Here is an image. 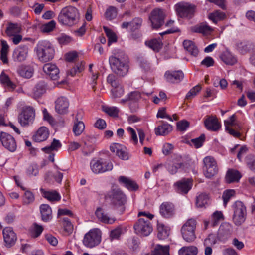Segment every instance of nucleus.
I'll return each mask as SVG.
<instances>
[{"label":"nucleus","instance_id":"nucleus-31","mask_svg":"<svg viewBox=\"0 0 255 255\" xmlns=\"http://www.w3.org/2000/svg\"><path fill=\"white\" fill-rule=\"evenodd\" d=\"M255 45L247 41H240L236 43V48L241 54H244L254 49Z\"/></svg>","mask_w":255,"mask_h":255},{"label":"nucleus","instance_id":"nucleus-22","mask_svg":"<svg viewBox=\"0 0 255 255\" xmlns=\"http://www.w3.org/2000/svg\"><path fill=\"white\" fill-rule=\"evenodd\" d=\"M43 70L52 80H57L59 77V69L54 64H45L43 66Z\"/></svg>","mask_w":255,"mask_h":255},{"label":"nucleus","instance_id":"nucleus-43","mask_svg":"<svg viewBox=\"0 0 255 255\" xmlns=\"http://www.w3.org/2000/svg\"><path fill=\"white\" fill-rule=\"evenodd\" d=\"M0 82L2 85L12 90L15 87V85L11 81L9 76L3 72L0 75Z\"/></svg>","mask_w":255,"mask_h":255},{"label":"nucleus","instance_id":"nucleus-54","mask_svg":"<svg viewBox=\"0 0 255 255\" xmlns=\"http://www.w3.org/2000/svg\"><path fill=\"white\" fill-rule=\"evenodd\" d=\"M34 195L32 192L29 190L25 191L23 198V202L24 204H30L34 202Z\"/></svg>","mask_w":255,"mask_h":255},{"label":"nucleus","instance_id":"nucleus-16","mask_svg":"<svg viewBox=\"0 0 255 255\" xmlns=\"http://www.w3.org/2000/svg\"><path fill=\"white\" fill-rule=\"evenodd\" d=\"M192 180L190 178L182 179L174 184L175 191L180 194H186L191 189Z\"/></svg>","mask_w":255,"mask_h":255},{"label":"nucleus","instance_id":"nucleus-23","mask_svg":"<svg viewBox=\"0 0 255 255\" xmlns=\"http://www.w3.org/2000/svg\"><path fill=\"white\" fill-rule=\"evenodd\" d=\"M166 81L171 83H178L184 78V74L181 70L167 71L164 74Z\"/></svg>","mask_w":255,"mask_h":255},{"label":"nucleus","instance_id":"nucleus-56","mask_svg":"<svg viewBox=\"0 0 255 255\" xmlns=\"http://www.w3.org/2000/svg\"><path fill=\"white\" fill-rule=\"evenodd\" d=\"M218 239L217 235L214 234H210L208 237L204 240V246H213L216 244Z\"/></svg>","mask_w":255,"mask_h":255},{"label":"nucleus","instance_id":"nucleus-53","mask_svg":"<svg viewBox=\"0 0 255 255\" xmlns=\"http://www.w3.org/2000/svg\"><path fill=\"white\" fill-rule=\"evenodd\" d=\"M235 195V191L233 189H228L225 190L223 194L222 198L224 202V205L226 206L230 199Z\"/></svg>","mask_w":255,"mask_h":255},{"label":"nucleus","instance_id":"nucleus-44","mask_svg":"<svg viewBox=\"0 0 255 255\" xmlns=\"http://www.w3.org/2000/svg\"><path fill=\"white\" fill-rule=\"evenodd\" d=\"M209 198L208 194L206 193H202L197 197L196 205L198 207H205L208 203Z\"/></svg>","mask_w":255,"mask_h":255},{"label":"nucleus","instance_id":"nucleus-13","mask_svg":"<svg viewBox=\"0 0 255 255\" xmlns=\"http://www.w3.org/2000/svg\"><path fill=\"white\" fill-rule=\"evenodd\" d=\"M204 175L207 178H211L218 172V168L215 160L211 156H207L203 159Z\"/></svg>","mask_w":255,"mask_h":255},{"label":"nucleus","instance_id":"nucleus-15","mask_svg":"<svg viewBox=\"0 0 255 255\" xmlns=\"http://www.w3.org/2000/svg\"><path fill=\"white\" fill-rule=\"evenodd\" d=\"M0 141L2 145L9 151L14 152L16 149L17 145L15 139L11 135L4 132H1Z\"/></svg>","mask_w":255,"mask_h":255},{"label":"nucleus","instance_id":"nucleus-2","mask_svg":"<svg viewBox=\"0 0 255 255\" xmlns=\"http://www.w3.org/2000/svg\"><path fill=\"white\" fill-rule=\"evenodd\" d=\"M105 198L110 200L114 209L117 210V213L121 215L124 212L127 198L120 189L118 188L112 189L106 193Z\"/></svg>","mask_w":255,"mask_h":255},{"label":"nucleus","instance_id":"nucleus-10","mask_svg":"<svg viewBox=\"0 0 255 255\" xmlns=\"http://www.w3.org/2000/svg\"><path fill=\"white\" fill-rule=\"evenodd\" d=\"M165 17V12L163 9L156 8L153 9L149 16L152 28L158 29L160 28L164 23Z\"/></svg>","mask_w":255,"mask_h":255},{"label":"nucleus","instance_id":"nucleus-40","mask_svg":"<svg viewBox=\"0 0 255 255\" xmlns=\"http://www.w3.org/2000/svg\"><path fill=\"white\" fill-rule=\"evenodd\" d=\"M198 251L196 247L190 246L182 247L179 250L178 254L179 255H197Z\"/></svg>","mask_w":255,"mask_h":255},{"label":"nucleus","instance_id":"nucleus-12","mask_svg":"<svg viewBox=\"0 0 255 255\" xmlns=\"http://www.w3.org/2000/svg\"><path fill=\"white\" fill-rule=\"evenodd\" d=\"M134 229L136 234L147 236L152 231V227L149 219L140 218L135 223Z\"/></svg>","mask_w":255,"mask_h":255},{"label":"nucleus","instance_id":"nucleus-52","mask_svg":"<svg viewBox=\"0 0 255 255\" xmlns=\"http://www.w3.org/2000/svg\"><path fill=\"white\" fill-rule=\"evenodd\" d=\"M18 73L22 77L30 78L33 75V70L29 67H21L18 70Z\"/></svg>","mask_w":255,"mask_h":255},{"label":"nucleus","instance_id":"nucleus-37","mask_svg":"<svg viewBox=\"0 0 255 255\" xmlns=\"http://www.w3.org/2000/svg\"><path fill=\"white\" fill-rule=\"evenodd\" d=\"M20 26L17 23H9L5 30L8 36L11 37L12 35L18 34L21 31Z\"/></svg>","mask_w":255,"mask_h":255},{"label":"nucleus","instance_id":"nucleus-58","mask_svg":"<svg viewBox=\"0 0 255 255\" xmlns=\"http://www.w3.org/2000/svg\"><path fill=\"white\" fill-rule=\"evenodd\" d=\"M205 136L204 134H201L199 137L192 139L191 141L195 148H198L201 147L205 141Z\"/></svg>","mask_w":255,"mask_h":255},{"label":"nucleus","instance_id":"nucleus-59","mask_svg":"<svg viewBox=\"0 0 255 255\" xmlns=\"http://www.w3.org/2000/svg\"><path fill=\"white\" fill-rule=\"evenodd\" d=\"M142 20L141 18H135L130 22V30L134 31L138 29L141 25Z\"/></svg>","mask_w":255,"mask_h":255},{"label":"nucleus","instance_id":"nucleus-17","mask_svg":"<svg viewBox=\"0 0 255 255\" xmlns=\"http://www.w3.org/2000/svg\"><path fill=\"white\" fill-rule=\"evenodd\" d=\"M69 101L65 96L59 97L55 101V109L56 112L60 115H64L68 113L69 107Z\"/></svg>","mask_w":255,"mask_h":255},{"label":"nucleus","instance_id":"nucleus-4","mask_svg":"<svg viewBox=\"0 0 255 255\" xmlns=\"http://www.w3.org/2000/svg\"><path fill=\"white\" fill-rule=\"evenodd\" d=\"M78 18V10L69 6L62 8L58 16V21L62 25L71 26L76 23Z\"/></svg>","mask_w":255,"mask_h":255},{"label":"nucleus","instance_id":"nucleus-6","mask_svg":"<svg viewBox=\"0 0 255 255\" xmlns=\"http://www.w3.org/2000/svg\"><path fill=\"white\" fill-rule=\"evenodd\" d=\"M175 9L179 17L190 19L196 12V6L189 2L182 1L175 5Z\"/></svg>","mask_w":255,"mask_h":255},{"label":"nucleus","instance_id":"nucleus-50","mask_svg":"<svg viewBox=\"0 0 255 255\" xmlns=\"http://www.w3.org/2000/svg\"><path fill=\"white\" fill-rule=\"evenodd\" d=\"M212 218L211 226L215 227L218 224L220 220H224V215L222 212L216 211L212 214Z\"/></svg>","mask_w":255,"mask_h":255},{"label":"nucleus","instance_id":"nucleus-38","mask_svg":"<svg viewBox=\"0 0 255 255\" xmlns=\"http://www.w3.org/2000/svg\"><path fill=\"white\" fill-rule=\"evenodd\" d=\"M45 92V84L44 82L37 83L33 89V96L34 98H38Z\"/></svg>","mask_w":255,"mask_h":255},{"label":"nucleus","instance_id":"nucleus-62","mask_svg":"<svg viewBox=\"0 0 255 255\" xmlns=\"http://www.w3.org/2000/svg\"><path fill=\"white\" fill-rule=\"evenodd\" d=\"M57 40L60 44L66 45L72 41V38L63 33L58 37Z\"/></svg>","mask_w":255,"mask_h":255},{"label":"nucleus","instance_id":"nucleus-3","mask_svg":"<svg viewBox=\"0 0 255 255\" xmlns=\"http://www.w3.org/2000/svg\"><path fill=\"white\" fill-rule=\"evenodd\" d=\"M35 50L38 59L42 62L51 60L55 55V50L52 44L46 40L38 42Z\"/></svg>","mask_w":255,"mask_h":255},{"label":"nucleus","instance_id":"nucleus-33","mask_svg":"<svg viewBox=\"0 0 255 255\" xmlns=\"http://www.w3.org/2000/svg\"><path fill=\"white\" fill-rule=\"evenodd\" d=\"M42 196L50 201H58L61 199L60 195L56 191H47L43 188H40Z\"/></svg>","mask_w":255,"mask_h":255},{"label":"nucleus","instance_id":"nucleus-48","mask_svg":"<svg viewBox=\"0 0 255 255\" xmlns=\"http://www.w3.org/2000/svg\"><path fill=\"white\" fill-rule=\"evenodd\" d=\"M103 29L108 38V45L109 46L110 45L111 43L115 42L117 41V38L115 33H114L111 29L106 26L103 27Z\"/></svg>","mask_w":255,"mask_h":255},{"label":"nucleus","instance_id":"nucleus-34","mask_svg":"<svg viewBox=\"0 0 255 255\" xmlns=\"http://www.w3.org/2000/svg\"><path fill=\"white\" fill-rule=\"evenodd\" d=\"M220 58L227 65H233L237 61V58L228 50L223 52Z\"/></svg>","mask_w":255,"mask_h":255},{"label":"nucleus","instance_id":"nucleus-19","mask_svg":"<svg viewBox=\"0 0 255 255\" xmlns=\"http://www.w3.org/2000/svg\"><path fill=\"white\" fill-rule=\"evenodd\" d=\"M232 232V225L227 222L222 223L218 230L217 237L219 241L225 242L230 237Z\"/></svg>","mask_w":255,"mask_h":255},{"label":"nucleus","instance_id":"nucleus-5","mask_svg":"<svg viewBox=\"0 0 255 255\" xmlns=\"http://www.w3.org/2000/svg\"><path fill=\"white\" fill-rule=\"evenodd\" d=\"M35 118V110L30 106H24L21 108L18 115V122L23 127L31 125Z\"/></svg>","mask_w":255,"mask_h":255},{"label":"nucleus","instance_id":"nucleus-27","mask_svg":"<svg viewBox=\"0 0 255 255\" xmlns=\"http://www.w3.org/2000/svg\"><path fill=\"white\" fill-rule=\"evenodd\" d=\"M241 173L237 170L229 169L227 171L225 177V182L228 184L238 182L241 178Z\"/></svg>","mask_w":255,"mask_h":255},{"label":"nucleus","instance_id":"nucleus-61","mask_svg":"<svg viewBox=\"0 0 255 255\" xmlns=\"http://www.w3.org/2000/svg\"><path fill=\"white\" fill-rule=\"evenodd\" d=\"M63 226L64 231L68 233H71L73 230V226L71 223V221L67 218L63 219Z\"/></svg>","mask_w":255,"mask_h":255},{"label":"nucleus","instance_id":"nucleus-55","mask_svg":"<svg viewBox=\"0 0 255 255\" xmlns=\"http://www.w3.org/2000/svg\"><path fill=\"white\" fill-rule=\"evenodd\" d=\"M105 15L107 19H113L117 15V10L115 7L110 6L106 10Z\"/></svg>","mask_w":255,"mask_h":255},{"label":"nucleus","instance_id":"nucleus-21","mask_svg":"<svg viewBox=\"0 0 255 255\" xmlns=\"http://www.w3.org/2000/svg\"><path fill=\"white\" fill-rule=\"evenodd\" d=\"M62 146L60 142L56 139H54L49 146H46L42 148V150L45 153L49 154L48 159L49 161L53 162L54 161L55 154L53 153L54 151H58Z\"/></svg>","mask_w":255,"mask_h":255},{"label":"nucleus","instance_id":"nucleus-18","mask_svg":"<svg viewBox=\"0 0 255 255\" xmlns=\"http://www.w3.org/2000/svg\"><path fill=\"white\" fill-rule=\"evenodd\" d=\"M3 236L5 246L7 248L12 247L17 241V236L12 228L8 227L3 230Z\"/></svg>","mask_w":255,"mask_h":255},{"label":"nucleus","instance_id":"nucleus-8","mask_svg":"<svg viewBox=\"0 0 255 255\" xmlns=\"http://www.w3.org/2000/svg\"><path fill=\"white\" fill-rule=\"evenodd\" d=\"M233 222L236 226H240L246 219V207L242 202L237 201L233 205Z\"/></svg>","mask_w":255,"mask_h":255},{"label":"nucleus","instance_id":"nucleus-46","mask_svg":"<svg viewBox=\"0 0 255 255\" xmlns=\"http://www.w3.org/2000/svg\"><path fill=\"white\" fill-rule=\"evenodd\" d=\"M245 162L249 169L255 173V155H248L245 158Z\"/></svg>","mask_w":255,"mask_h":255},{"label":"nucleus","instance_id":"nucleus-32","mask_svg":"<svg viewBox=\"0 0 255 255\" xmlns=\"http://www.w3.org/2000/svg\"><path fill=\"white\" fill-rule=\"evenodd\" d=\"M41 218L44 222H48L52 218V210L48 204H42L40 207Z\"/></svg>","mask_w":255,"mask_h":255},{"label":"nucleus","instance_id":"nucleus-42","mask_svg":"<svg viewBox=\"0 0 255 255\" xmlns=\"http://www.w3.org/2000/svg\"><path fill=\"white\" fill-rule=\"evenodd\" d=\"M208 17L213 23H217L219 21L224 20L226 18V14L220 10H216L210 13Z\"/></svg>","mask_w":255,"mask_h":255},{"label":"nucleus","instance_id":"nucleus-41","mask_svg":"<svg viewBox=\"0 0 255 255\" xmlns=\"http://www.w3.org/2000/svg\"><path fill=\"white\" fill-rule=\"evenodd\" d=\"M193 31L203 34H210L213 31V29L207 24L202 23L194 27Z\"/></svg>","mask_w":255,"mask_h":255},{"label":"nucleus","instance_id":"nucleus-30","mask_svg":"<svg viewBox=\"0 0 255 255\" xmlns=\"http://www.w3.org/2000/svg\"><path fill=\"white\" fill-rule=\"evenodd\" d=\"M120 183L123 184L129 190L136 191L138 189L136 183L126 176H120L118 179Z\"/></svg>","mask_w":255,"mask_h":255},{"label":"nucleus","instance_id":"nucleus-24","mask_svg":"<svg viewBox=\"0 0 255 255\" xmlns=\"http://www.w3.org/2000/svg\"><path fill=\"white\" fill-rule=\"evenodd\" d=\"M82 112H78L75 117L73 128V131L75 136L81 135L85 129L84 124L80 120L82 119Z\"/></svg>","mask_w":255,"mask_h":255},{"label":"nucleus","instance_id":"nucleus-51","mask_svg":"<svg viewBox=\"0 0 255 255\" xmlns=\"http://www.w3.org/2000/svg\"><path fill=\"white\" fill-rule=\"evenodd\" d=\"M112 96L114 98L121 97L124 93L123 87L119 84L117 86L113 87L111 90Z\"/></svg>","mask_w":255,"mask_h":255},{"label":"nucleus","instance_id":"nucleus-20","mask_svg":"<svg viewBox=\"0 0 255 255\" xmlns=\"http://www.w3.org/2000/svg\"><path fill=\"white\" fill-rule=\"evenodd\" d=\"M160 215L166 218H170L175 214V206L170 202H164L159 207Z\"/></svg>","mask_w":255,"mask_h":255},{"label":"nucleus","instance_id":"nucleus-36","mask_svg":"<svg viewBox=\"0 0 255 255\" xmlns=\"http://www.w3.org/2000/svg\"><path fill=\"white\" fill-rule=\"evenodd\" d=\"M0 59L3 64H7L8 59L7 54L9 51V47L7 42L4 40H1Z\"/></svg>","mask_w":255,"mask_h":255},{"label":"nucleus","instance_id":"nucleus-26","mask_svg":"<svg viewBox=\"0 0 255 255\" xmlns=\"http://www.w3.org/2000/svg\"><path fill=\"white\" fill-rule=\"evenodd\" d=\"M49 136V131L48 128L45 127H41L33 135L32 139L35 142H41L45 141Z\"/></svg>","mask_w":255,"mask_h":255},{"label":"nucleus","instance_id":"nucleus-39","mask_svg":"<svg viewBox=\"0 0 255 255\" xmlns=\"http://www.w3.org/2000/svg\"><path fill=\"white\" fill-rule=\"evenodd\" d=\"M150 255H170L169 246L157 245Z\"/></svg>","mask_w":255,"mask_h":255},{"label":"nucleus","instance_id":"nucleus-1","mask_svg":"<svg viewBox=\"0 0 255 255\" xmlns=\"http://www.w3.org/2000/svg\"><path fill=\"white\" fill-rule=\"evenodd\" d=\"M109 62L111 70L117 76L124 77L128 73V59L124 52L114 53L109 57Z\"/></svg>","mask_w":255,"mask_h":255},{"label":"nucleus","instance_id":"nucleus-14","mask_svg":"<svg viewBox=\"0 0 255 255\" xmlns=\"http://www.w3.org/2000/svg\"><path fill=\"white\" fill-rule=\"evenodd\" d=\"M29 53L28 46L26 45H21L14 49L12 54V58L15 62H21L25 61Z\"/></svg>","mask_w":255,"mask_h":255},{"label":"nucleus","instance_id":"nucleus-57","mask_svg":"<svg viewBox=\"0 0 255 255\" xmlns=\"http://www.w3.org/2000/svg\"><path fill=\"white\" fill-rule=\"evenodd\" d=\"M55 25V21L51 20L46 24H43L41 27V30L44 33L49 32L54 29Z\"/></svg>","mask_w":255,"mask_h":255},{"label":"nucleus","instance_id":"nucleus-7","mask_svg":"<svg viewBox=\"0 0 255 255\" xmlns=\"http://www.w3.org/2000/svg\"><path fill=\"white\" fill-rule=\"evenodd\" d=\"M197 222L196 220L191 218L188 219L182 226L181 233L184 240L187 242H192L196 238L195 229Z\"/></svg>","mask_w":255,"mask_h":255},{"label":"nucleus","instance_id":"nucleus-47","mask_svg":"<svg viewBox=\"0 0 255 255\" xmlns=\"http://www.w3.org/2000/svg\"><path fill=\"white\" fill-rule=\"evenodd\" d=\"M157 237L160 240H163L168 237L169 230L163 225H158Z\"/></svg>","mask_w":255,"mask_h":255},{"label":"nucleus","instance_id":"nucleus-60","mask_svg":"<svg viewBox=\"0 0 255 255\" xmlns=\"http://www.w3.org/2000/svg\"><path fill=\"white\" fill-rule=\"evenodd\" d=\"M84 69V65L82 62L77 64L76 67H73L68 72V74L74 76L77 72H82Z\"/></svg>","mask_w":255,"mask_h":255},{"label":"nucleus","instance_id":"nucleus-45","mask_svg":"<svg viewBox=\"0 0 255 255\" xmlns=\"http://www.w3.org/2000/svg\"><path fill=\"white\" fill-rule=\"evenodd\" d=\"M145 45L153 50L158 52L161 48L162 44L160 41L156 39H153L146 41Z\"/></svg>","mask_w":255,"mask_h":255},{"label":"nucleus","instance_id":"nucleus-9","mask_svg":"<svg viewBox=\"0 0 255 255\" xmlns=\"http://www.w3.org/2000/svg\"><path fill=\"white\" fill-rule=\"evenodd\" d=\"M90 168L93 173L100 174L111 171L113 168V164L110 161L99 158L91 161Z\"/></svg>","mask_w":255,"mask_h":255},{"label":"nucleus","instance_id":"nucleus-63","mask_svg":"<svg viewBox=\"0 0 255 255\" xmlns=\"http://www.w3.org/2000/svg\"><path fill=\"white\" fill-rule=\"evenodd\" d=\"M107 81L112 87L114 86H117L120 84L118 78L114 74H110L108 76Z\"/></svg>","mask_w":255,"mask_h":255},{"label":"nucleus","instance_id":"nucleus-28","mask_svg":"<svg viewBox=\"0 0 255 255\" xmlns=\"http://www.w3.org/2000/svg\"><path fill=\"white\" fill-rule=\"evenodd\" d=\"M95 215L100 221L105 224H113L116 220L114 218L110 217L105 213L103 209L100 207L96 209Z\"/></svg>","mask_w":255,"mask_h":255},{"label":"nucleus","instance_id":"nucleus-29","mask_svg":"<svg viewBox=\"0 0 255 255\" xmlns=\"http://www.w3.org/2000/svg\"><path fill=\"white\" fill-rule=\"evenodd\" d=\"M161 122L162 124L155 128V133L156 135H166L172 130V127L167 123L163 122V121Z\"/></svg>","mask_w":255,"mask_h":255},{"label":"nucleus","instance_id":"nucleus-64","mask_svg":"<svg viewBox=\"0 0 255 255\" xmlns=\"http://www.w3.org/2000/svg\"><path fill=\"white\" fill-rule=\"evenodd\" d=\"M177 128L178 130L183 131L189 126V122L186 120H181L177 123Z\"/></svg>","mask_w":255,"mask_h":255},{"label":"nucleus","instance_id":"nucleus-49","mask_svg":"<svg viewBox=\"0 0 255 255\" xmlns=\"http://www.w3.org/2000/svg\"><path fill=\"white\" fill-rule=\"evenodd\" d=\"M144 93H142L139 91H134L131 92L128 95V99L133 102H137L142 98Z\"/></svg>","mask_w":255,"mask_h":255},{"label":"nucleus","instance_id":"nucleus-35","mask_svg":"<svg viewBox=\"0 0 255 255\" xmlns=\"http://www.w3.org/2000/svg\"><path fill=\"white\" fill-rule=\"evenodd\" d=\"M183 45L184 49L190 55L193 56H196L198 55L199 52L198 49L193 41L185 40L183 41Z\"/></svg>","mask_w":255,"mask_h":255},{"label":"nucleus","instance_id":"nucleus-25","mask_svg":"<svg viewBox=\"0 0 255 255\" xmlns=\"http://www.w3.org/2000/svg\"><path fill=\"white\" fill-rule=\"evenodd\" d=\"M206 128L212 131H218L221 128V125L217 118L214 116H207L204 121Z\"/></svg>","mask_w":255,"mask_h":255},{"label":"nucleus","instance_id":"nucleus-11","mask_svg":"<svg viewBox=\"0 0 255 255\" xmlns=\"http://www.w3.org/2000/svg\"><path fill=\"white\" fill-rule=\"evenodd\" d=\"M101 234L99 230L94 229L90 230L84 237L83 243L87 247L93 248L101 242Z\"/></svg>","mask_w":255,"mask_h":255}]
</instances>
